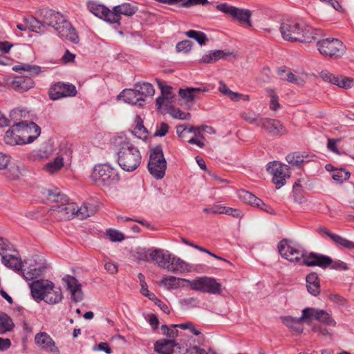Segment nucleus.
Segmentation results:
<instances>
[{"label":"nucleus","instance_id":"36","mask_svg":"<svg viewBox=\"0 0 354 354\" xmlns=\"http://www.w3.org/2000/svg\"><path fill=\"white\" fill-rule=\"evenodd\" d=\"M277 74L280 76L281 80H286L297 85H302L304 84V80L301 77L295 75L290 71L286 73V70L285 68H279Z\"/></svg>","mask_w":354,"mask_h":354},{"label":"nucleus","instance_id":"60","mask_svg":"<svg viewBox=\"0 0 354 354\" xmlns=\"http://www.w3.org/2000/svg\"><path fill=\"white\" fill-rule=\"evenodd\" d=\"M340 141L339 139L328 138L327 147L331 151L339 154V151L337 147V144Z\"/></svg>","mask_w":354,"mask_h":354},{"label":"nucleus","instance_id":"48","mask_svg":"<svg viewBox=\"0 0 354 354\" xmlns=\"http://www.w3.org/2000/svg\"><path fill=\"white\" fill-rule=\"evenodd\" d=\"M136 120H137V125L135 127L134 131H132L131 133L140 138H142V134H144L145 138H147L148 131L144 127L143 122H142L140 116L137 115Z\"/></svg>","mask_w":354,"mask_h":354},{"label":"nucleus","instance_id":"22","mask_svg":"<svg viewBox=\"0 0 354 354\" xmlns=\"http://www.w3.org/2000/svg\"><path fill=\"white\" fill-rule=\"evenodd\" d=\"M35 344L42 349L51 353H58L59 350L55 346L54 340L46 332H40L35 337Z\"/></svg>","mask_w":354,"mask_h":354},{"label":"nucleus","instance_id":"15","mask_svg":"<svg viewBox=\"0 0 354 354\" xmlns=\"http://www.w3.org/2000/svg\"><path fill=\"white\" fill-rule=\"evenodd\" d=\"M304 317H308V322L313 319H315L329 326L334 327L337 324L335 320L325 310L306 308L304 309Z\"/></svg>","mask_w":354,"mask_h":354},{"label":"nucleus","instance_id":"8","mask_svg":"<svg viewBox=\"0 0 354 354\" xmlns=\"http://www.w3.org/2000/svg\"><path fill=\"white\" fill-rule=\"evenodd\" d=\"M147 167L149 173L156 179H162L164 177L167 169V161L160 145L151 149Z\"/></svg>","mask_w":354,"mask_h":354},{"label":"nucleus","instance_id":"43","mask_svg":"<svg viewBox=\"0 0 354 354\" xmlns=\"http://www.w3.org/2000/svg\"><path fill=\"white\" fill-rule=\"evenodd\" d=\"M93 212L91 205L88 203H84L80 207L77 206L75 216L80 219H84L93 215Z\"/></svg>","mask_w":354,"mask_h":354},{"label":"nucleus","instance_id":"17","mask_svg":"<svg viewBox=\"0 0 354 354\" xmlns=\"http://www.w3.org/2000/svg\"><path fill=\"white\" fill-rule=\"evenodd\" d=\"M48 94L51 100H56L64 97L75 96L77 90L72 84L57 82L50 88Z\"/></svg>","mask_w":354,"mask_h":354},{"label":"nucleus","instance_id":"37","mask_svg":"<svg viewBox=\"0 0 354 354\" xmlns=\"http://www.w3.org/2000/svg\"><path fill=\"white\" fill-rule=\"evenodd\" d=\"M141 293L145 297H148L150 300L153 301L154 304L158 306L164 313L169 314L170 310L167 304L162 302L160 299H158L155 294L150 292L147 288H142L140 290Z\"/></svg>","mask_w":354,"mask_h":354},{"label":"nucleus","instance_id":"26","mask_svg":"<svg viewBox=\"0 0 354 354\" xmlns=\"http://www.w3.org/2000/svg\"><path fill=\"white\" fill-rule=\"evenodd\" d=\"M1 261L6 267L19 272L22 268L28 264L27 261L25 260L23 263L21 258L12 254L2 255Z\"/></svg>","mask_w":354,"mask_h":354},{"label":"nucleus","instance_id":"41","mask_svg":"<svg viewBox=\"0 0 354 354\" xmlns=\"http://www.w3.org/2000/svg\"><path fill=\"white\" fill-rule=\"evenodd\" d=\"M187 279H183L180 278H177L174 276H169L166 277H163L160 281V286L167 288L168 289H176L180 286V281H185Z\"/></svg>","mask_w":354,"mask_h":354},{"label":"nucleus","instance_id":"56","mask_svg":"<svg viewBox=\"0 0 354 354\" xmlns=\"http://www.w3.org/2000/svg\"><path fill=\"white\" fill-rule=\"evenodd\" d=\"M243 118L248 123L252 124H255L256 126L260 127L261 126V123L262 122L263 119V118H261L259 116L254 117V116L248 115L246 114L243 115Z\"/></svg>","mask_w":354,"mask_h":354},{"label":"nucleus","instance_id":"16","mask_svg":"<svg viewBox=\"0 0 354 354\" xmlns=\"http://www.w3.org/2000/svg\"><path fill=\"white\" fill-rule=\"evenodd\" d=\"M277 248L281 256L290 262L299 263L302 259L301 252L297 248L291 245L290 241L287 239H282L278 243Z\"/></svg>","mask_w":354,"mask_h":354},{"label":"nucleus","instance_id":"2","mask_svg":"<svg viewBox=\"0 0 354 354\" xmlns=\"http://www.w3.org/2000/svg\"><path fill=\"white\" fill-rule=\"evenodd\" d=\"M118 147V162L120 167L128 172L136 170L142 160V155L138 147L128 138H122Z\"/></svg>","mask_w":354,"mask_h":354},{"label":"nucleus","instance_id":"3","mask_svg":"<svg viewBox=\"0 0 354 354\" xmlns=\"http://www.w3.org/2000/svg\"><path fill=\"white\" fill-rule=\"evenodd\" d=\"M47 201L53 203H61L60 205H53L50 211L56 214L59 220H70L75 216L77 205L68 203L67 196L62 194L58 188L46 189L42 192Z\"/></svg>","mask_w":354,"mask_h":354},{"label":"nucleus","instance_id":"53","mask_svg":"<svg viewBox=\"0 0 354 354\" xmlns=\"http://www.w3.org/2000/svg\"><path fill=\"white\" fill-rule=\"evenodd\" d=\"M192 47V41L190 40H183L178 42L176 46V49L178 52H183L184 53H187L190 51Z\"/></svg>","mask_w":354,"mask_h":354},{"label":"nucleus","instance_id":"46","mask_svg":"<svg viewBox=\"0 0 354 354\" xmlns=\"http://www.w3.org/2000/svg\"><path fill=\"white\" fill-rule=\"evenodd\" d=\"M350 173L344 169H336L333 174V179L338 183H342L350 177Z\"/></svg>","mask_w":354,"mask_h":354},{"label":"nucleus","instance_id":"19","mask_svg":"<svg viewBox=\"0 0 354 354\" xmlns=\"http://www.w3.org/2000/svg\"><path fill=\"white\" fill-rule=\"evenodd\" d=\"M156 81L161 90V96L158 97L156 102L157 110L162 114H165L162 109V106L165 105L164 101H166L165 103L171 104L174 102L175 95L171 92V87L170 86L165 85L159 79H156Z\"/></svg>","mask_w":354,"mask_h":354},{"label":"nucleus","instance_id":"29","mask_svg":"<svg viewBox=\"0 0 354 354\" xmlns=\"http://www.w3.org/2000/svg\"><path fill=\"white\" fill-rule=\"evenodd\" d=\"M88 10L96 17L109 22V19L111 18V10L102 4H97L95 3H90L88 5Z\"/></svg>","mask_w":354,"mask_h":354},{"label":"nucleus","instance_id":"50","mask_svg":"<svg viewBox=\"0 0 354 354\" xmlns=\"http://www.w3.org/2000/svg\"><path fill=\"white\" fill-rule=\"evenodd\" d=\"M178 94L183 99L185 100L187 103L192 104L194 101L197 99V95L194 93L189 87L185 89L180 88Z\"/></svg>","mask_w":354,"mask_h":354},{"label":"nucleus","instance_id":"32","mask_svg":"<svg viewBox=\"0 0 354 354\" xmlns=\"http://www.w3.org/2000/svg\"><path fill=\"white\" fill-rule=\"evenodd\" d=\"M232 55L230 52H226L222 50H211L208 54L202 57L201 62L205 64H212L217 62L221 59H225L227 57Z\"/></svg>","mask_w":354,"mask_h":354},{"label":"nucleus","instance_id":"7","mask_svg":"<svg viewBox=\"0 0 354 354\" xmlns=\"http://www.w3.org/2000/svg\"><path fill=\"white\" fill-rule=\"evenodd\" d=\"M91 178L98 185L107 187L117 183L120 180L118 171L107 164L95 165Z\"/></svg>","mask_w":354,"mask_h":354},{"label":"nucleus","instance_id":"44","mask_svg":"<svg viewBox=\"0 0 354 354\" xmlns=\"http://www.w3.org/2000/svg\"><path fill=\"white\" fill-rule=\"evenodd\" d=\"M304 156H301L297 152L290 153L286 158V161L289 164L298 168H301L302 167L303 162H304Z\"/></svg>","mask_w":354,"mask_h":354},{"label":"nucleus","instance_id":"31","mask_svg":"<svg viewBox=\"0 0 354 354\" xmlns=\"http://www.w3.org/2000/svg\"><path fill=\"white\" fill-rule=\"evenodd\" d=\"M239 198L245 203L250 204L259 208H262V205H265L263 201L257 198L251 192L245 189H241L238 192Z\"/></svg>","mask_w":354,"mask_h":354},{"label":"nucleus","instance_id":"20","mask_svg":"<svg viewBox=\"0 0 354 354\" xmlns=\"http://www.w3.org/2000/svg\"><path fill=\"white\" fill-rule=\"evenodd\" d=\"M63 281L66 283L67 289L71 293V299L73 301L77 303L83 299V292L81 289L82 285L77 279L71 275H66L63 278Z\"/></svg>","mask_w":354,"mask_h":354},{"label":"nucleus","instance_id":"4","mask_svg":"<svg viewBox=\"0 0 354 354\" xmlns=\"http://www.w3.org/2000/svg\"><path fill=\"white\" fill-rule=\"evenodd\" d=\"M280 31L283 38L290 41L311 42L316 39L314 28L293 20L283 21Z\"/></svg>","mask_w":354,"mask_h":354},{"label":"nucleus","instance_id":"62","mask_svg":"<svg viewBox=\"0 0 354 354\" xmlns=\"http://www.w3.org/2000/svg\"><path fill=\"white\" fill-rule=\"evenodd\" d=\"M169 130V125L165 122H161L160 124V128L158 129L154 133V136H165Z\"/></svg>","mask_w":354,"mask_h":354},{"label":"nucleus","instance_id":"61","mask_svg":"<svg viewBox=\"0 0 354 354\" xmlns=\"http://www.w3.org/2000/svg\"><path fill=\"white\" fill-rule=\"evenodd\" d=\"M353 84V78L342 76L339 87L346 89V88H351Z\"/></svg>","mask_w":354,"mask_h":354},{"label":"nucleus","instance_id":"5","mask_svg":"<svg viewBox=\"0 0 354 354\" xmlns=\"http://www.w3.org/2000/svg\"><path fill=\"white\" fill-rule=\"evenodd\" d=\"M30 288L31 295L37 302L44 300L48 304H55L63 298L61 288H55L49 280H36L30 283Z\"/></svg>","mask_w":354,"mask_h":354},{"label":"nucleus","instance_id":"28","mask_svg":"<svg viewBox=\"0 0 354 354\" xmlns=\"http://www.w3.org/2000/svg\"><path fill=\"white\" fill-rule=\"evenodd\" d=\"M306 281L308 292L313 296L319 295L320 293V283L317 273L315 272L309 273L306 277Z\"/></svg>","mask_w":354,"mask_h":354},{"label":"nucleus","instance_id":"58","mask_svg":"<svg viewBox=\"0 0 354 354\" xmlns=\"http://www.w3.org/2000/svg\"><path fill=\"white\" fill-rule=\"evenodd\" d=\"M11 250L12 245L9 241L6 239L0 237V255L2 257L5 252L10 251Z\"/></svg>","mask_w":354,"mask_h":354},{"label":"nucleus","instance_id":"64","mask_svg":"<svg viewBox=\"0 0 354 354\" xmlns=\"http://www.w3.org/2000/svg\"><path fill=\"white\" fill-rule=\"evenodd\" d=\"M224 214L227 215L232 216L235 218L241 217V212L239 209H234L229 207H226L225 209Z\"/></svg>","mask_w":354,"mask_h":354},{"label":"nucleus","instance_id":"63","mask_svg":"<svg viewBox=\"0 0 354 354\" xmlns=\"http://www.w3.org/2000/svg\"><path fill=\"white\" fill-rule=\"evenodd\" d=\"M95 349L104 351L106 354H111L112 353V350L107 342L99 343L97 346H94V350Z\"/></svg>","mask_w":354,"mask_h":354},{"label":"nucleus","instance_id":"54","mask_svg":"<svg viewBox=\"0 0 354 354\" xmlns=\"http://www.w3.org/2000/svg\"><path fill=\"white\" fill-rule=\"evenodd\" d=\"M171 326H172L173 328H179L183 330H190V331L195 335H198L201 334V331L195 328L194 324L190 322H187L180 324H172Z\"/></svg>","mask_w":354,"mask_h":354},{"label":"nucleus","instance_id":"12","mask_svg":"<svg viewBox=\"0 0 354 354\" xmlns=\"http://www.w3.org/2000/svg\"><path fill=\"white\" fill-rule=\"evenodd\" d=\"M216 9L232 17L234 19L239 21L241 24H248L251 26V12L248 9L239 8L229 5L227 3H222L216 6Z\"/></svg>","mask_w":354,"mask_h":354},{"label":"nucleus","instance_id":"24","mask_svg":"<svg viewBox=\"0 0 354 354\" xmlns=\"http://www.w3.org/2000/svg\"><path fill=\"white\" fill-rule=\"evenodd\" d=\"M282 323L290 328L292 331L301 333L304 330V323L308 322V317H304V310L300 317L296 318L291 316L281 317Z\"/></svg>","mask_w":354,"mask_h":354},{"label":"nucleus","instance_id":"39","mask_svg":"<svg viewBox=\"0 0 354 354\" xmlns=\"http://www.w3.org/2000/svg\"><path fill=\"white\" fill-rule=\"evenodd\" d=\"M165 109L174 118L179 120H189L191 114L189 113H184L178 108H175L173 105L165 103Z\"/></svg>","mask_w":354,"mask_h":354},{"label":"nucleus","instance_id":"10","mask_svg":"<svg viewBox=\"0 0 354 354\" xmlns=\"http://www.w3.org/2000/svg\"><path fill=\"white\" fill-rule=\"evenodd\" d=\"M193 290L212 295H220L222 292L221 283L216 279L209 277H196L193 280H186Z\"/></svg>","mask_w":354,"mask_h":354},{"label":"nucleus","instance_id":"33","mask_svg":"<svg viewBox=\"0 0 354 354\" xmlns=\"http://www.w3.org/2000/svg\"><path fill=\"white\" fill-rule=\"evenodd\" d=\"M118 97H122L126 103L135 105L140 101H145L142 97H140L136 88L134 89H124Z\"/></svg>","mask_w":354,"mask_h":354},{"label":"nucleus","instance_id":"23","mask_svg":"<svg viewBox=\"0 0 354 354\" xmlns=\"http://www.w3.org/2000/svg\"><path fill=\"white\" fill-rule=\"evenodd\" d=\"M261 127L274 136H282L286 134V129L281 121L275 119L263 118L261 123Z\"/></svg>","mask_w":354,"mask_h":354},{"label":"nucleus","instance_id":"30","mask_svg":"<svg viewBox=\"0 0 354 354\" xmlns=\"http://www.w3.org/2000/svg\"><path fill=\"white\" fill-rule=\"evenodd\" d=\"M46 269V266H39L38 267L36 265L30 263L27 266V268H23L21 270L20 274L27 281L32 280L35 278L40 276Z\"/></svg>","mask_w":354,"mask_h":354},{"label":"nucleus","instance_id":"51","mask_svg":"<svg viewBox=\"0 0 354 354\" xmlns=\"http://www.w3.org/2000/svg\"><path fill=\"white\" fill-rule=\"evenodd\" d=\"M328 298L331 301L338 305L339 306H342L344 308L350 307L348 301L345 297L338 294H330L328 296Z\"/></svg>","mask_w":354,"mask_h":354},{"label":"nucleus","instance_id":"34","mask_svg":"<svg viewBox=\"0 0 354 354\" xmlns=\"http://www.w3.org/2000/svg\"><path fill=\"white\" fill-rule=\"evenodd\" d=\"M167 270L173 273L182 272L188 270V265L180 258L172 257Z\"/></svg>","mask_w":354,"mask_h":354},{"label":"nucleus","instance_id":"57","mask_svg":"<svg viewBox=\"0 0 354 354\" xmlns=\"http://www.w3.org/2000/svg\"><path fill=\"white\" fill-rule=\"evenodd\" d=\"M329 267L336 270H347L349 269L347 264L345 262L342 261L340 260L334 261L332 259V263Z\"/></svg>","mask_w":354,"mask_h":354},{"label":"nucleus","instance_id":"11","mask_svg":"<svg viewBox=\"0 0 354 354\" xmlns=\"http://www.w3.org/2000/svg\"><path fill=\"white\" fill-rule=\"evenodd\" d=\"M14 127L21 136L23 145L32 143L41 133L40 127L34 122L21 121L15 123Z\"/></svg>","mask_w":354,"mask_h":354},{"label":"nucleus","instance_id":"6","mask_svg":"<svg viewBox=\"0 0 354 354\" xmlns=\"http://www.w3.org/2000/svg\"><path fill=\"white\" fill-rule=\"evenodd\" d=\"M12 70L15 72L26 71L29 73V76H17L10 82H9L10 79L7 80V84L19 93L27 91L32 88L35 82L32 77L37 75L41 72L39 66L28 64L15 65L13 66Z\"/></svg>","mask_w":354,"mask_h":354},{"label":"nucleus","instance_id":"55","mask_svg":"<svg viewBox=\"0 0 354 354\" xmlns=\"http://www.w3.org/2000/svg\"><path fill=\"white\" fill-rule=\"evenodd\" d=\"M161 330L162 331L163 335L167 336V337L174 338L178 336V331L176 330V328H169L167 325L163 324L161 326Z\"/></svg>","mask_w":354,"mask_h":354},{"label":"nucleus","instance_id":"35","mask_svg":"<svg viewBox=\"0 0 354 354\" xmlns=\"http://www.w3.org/2000/svg\"><path fill=\"white\" fill-rule=\"evenodd\" d=\"M15 328L12 318L6 313L0 311V335L10 332Z\"/></svg>","mask_w":354,"mask_h":354},{"label":"nucleus","instance_id":"40","mask_svg":"<svg viewBox=\"0 0 354 354\" xmlns=\"http://www.w3.org/2000/svg\"><path fill=\"white\" fill-rule=\"evenodd\" d=\"M4 141L6 144L10 145H23V143H21V141H22L21 136H19V133H17L14 125H12V129L6 132Z\"/></svg>","mask_w":354,"mask_h":354},{"label":"nucleus","instance_id":"45","mask_svg":"<svg viewBox=\"0 0 354 354\" xmlns=\"http://www.w3.org/2000/svg\"><path fill=\"white\" fill-rule=\"evenodd\" d=\"M320 77L324 81L330 82L338 86H339L340 80L342 78V75H335L327 70L322 71L320 73Z\"/></svg>","mask_w":354,"mask_h":354},{"label":"nucleus","instance_id":"59","mask_svg":"<svg viewBox=\"0 0 354 354\" xmlns=\"http://www.w3.org/2000/svg\"><path fill=\"white\" fill-rule=\"evenodd\" d=\"M209 3L208 0H187L181 3L182 7H191L195 5H207Z\"/></svg>","mask_w":354,"mask_h":354},{"label":"nucleus","instance_id":"42","mask_svg":"<svg viewBox=\"0 0 354 354\" xmlns=\"http://www.w3.org/2000/svg\"><path fill=\"white\" fill-rule=\"evenodd\" d=\"M185 35L189 38L195 39L201 46L205 45L208 41L206 34L203 32L190 30L185 32Z\"/></svg>","mask_w":354,"mask_h":354},{"label":"nucleus","instance_id":"27","mask_svg":"<svg viewBox=\"0 0 354 354\" xmlns=\"http://www.w3.org/2000/svg\"><path fill=\"white\" fill-rule=\"evenodd\" d=\"M318 232L319 233H324L327 236L330 237L338 246L349 250H354V242L351 241L338 234L330 232L327 228L321 227L319 228Z\"/></svg>","mask_w":354,"mask_h":354},{"label":"nucleus","instance_id":"14","mask_svg":"<svg viewBox=\"0 0 354 354\" xmlns=\"http://www.w3.org/2000/svg\"><path fill=\"white\" fill-rule=\"evenodd\" d=\"M267 171L272 175V182L277 189L286 184V178L290 177L289 167L277 161L270 162Z\"/></svg>","mask_w":354,"mask_h":354},{"label":"nucleus","instance_id":"38","mask_svg":"<svg viewBox=\"0 0 354 354\" xmlns=\"http://www.w3.org/2000/svg\"><path fill=\"white\" fill-rule=\"evenodd\" d=\"M135 88L140 97L144 99L147 96H153L155 93L153 85L148 82L138 83L135 85Z\"/></svg>","mask_w":354,"mask_h":354},{"label":"nucleus","instance_id":"47","mask_svg":"<svg viewBox=\"0 0 354 354\" xmlns=\"http://www.w3.org/2000/svg\"><path fill=\"white\" fill-rule=\"evenodd\" d=\"M26 21L28 29L32 32H38L41 30V27L44 26L41 21H39L33 17L26 18Z\"/></svg>","mask_w":354,"mask_h":354},{"label":"nucleus","instance_id":"25","mask_svg":"<svg viewBox=\"0 0 354 354\" xmlns=\"http://www.w3.org/2000/svg\"><path fill=\"white\" fill-rule=\"evenodd\" d=\"M150 258L155 261L160 268L167 269L171 259V254L162 249H153L151 251Z\"/></svg>","mask_w":354,"mask_h":354},{"label":"nucleus","instance_id":"9","mask_svg":"<svg viewBox=\"0 0 354 354\" xmlns=\"http://www.w3.org/2000/svg\"><path fill=\"white\" fill-rule=\"evenodd\" d=\"M317 47L319 53L331 59L342 57L346 51V47L344 43L338 39L326 38L317 42Z\"/></svg>","mask_w":354,"mask_h":354},{"label":"nucleus","instance_id":"49","mask_svg":"<svg viewBox=\"0 0 354 354\" xmlns=\"http://www.w3.org/2000/svg\"><path fill=\"white\" fill-rule=\"evenodd\" d=\"M63 158L57 157L53 161H51L46 165V168L48 171L53 174L59 170L63 167Z\"/></svg>","mask_w":354,"mask_h":354},{"label":"nucleus","instance_id":"1","mask_svg":"<svg viewBox=\"0 0 354 354\" xmlns=\"http://www.w3.org/2000/svg\"><path fill=\"white\" fill-rule=\"evenodd\" d=\"M43 25L54 28L57 34L66 39L77 44L79 37L75 29L71 23L59 12L48 8H43L39 11Z\"/></svg>","mask_w":354,"mask_h":354},{"label":"nucleus","instance_id":"21","mask_svg":"<svg viewBox=\"0 0 354 354\" xmlns=\"http://www.w3.org/2000/svg\"><path fill=\"white\" fill-rule=\"evenodd\" d=\"M176 348L180 349V346L174 339H161L154 344L155 351L160 354H176Z\"/></svg>","mask_w":354,"mask_h":354},{"label":"nucleus","instance_id":"13","mask_svg":"<svg viewBox=\"0 0 354 354\" xmlns=\"http://www.w3.org/2000/svg\"><path fill=\"white\" fill-rule=\"evenodd\" d=\"M301 257L302 264L308 267L318 266L324 270L328 268L332 263V259L326 255L314 252L301 251Z\"/></svg>","mask_w":354,"mask_h":354},{"label":"nucleus","instance_id":"52","mask_svg":"<svg viewBox=\"0 0 354 354\" xmlns=\"http://www.w3.org/2000/svg\"><path fill=\"white\" fill-rule=\"evenodd\" d=\"M106 235L109 236V239L113 242L122 241V240L124 239V234L114 229L107 230Z\"/></svg>","mask_w":354,"mask_h":354},{"label":"nucleus","instance_id":"18","mask_svg":"<svg viewBox=\"0 0 354 354\" xmlns=\"http://www.w3.org/2000/svg\"><path fill=\"white\" fill-rule=\"evenodd\" d=\"M137 11L138 7L134 6L129 3H124L120 5L114 6L113 10H111V18L109 19V23L118 24L120 25L121 15L131 17Z\"/></svg>","mask_w":354,"mask_h":354}]
</instances>
